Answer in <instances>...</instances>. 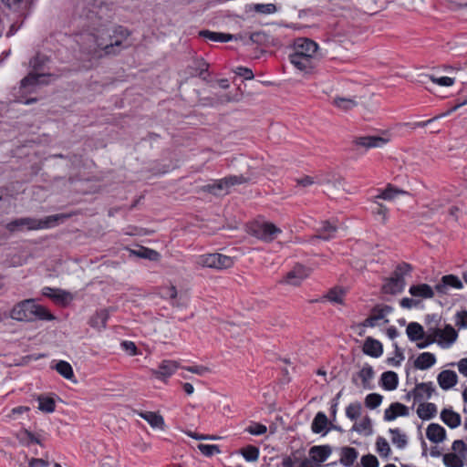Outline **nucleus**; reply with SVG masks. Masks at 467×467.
Listing matches in <instances>:
<instances>
[{
    "label": "nucleus",
    "instance_id": "nucleus-19",
    "mask_svg": "<svg viewBox=\"0 0 467 467\" xmlns=\"http://www.w3.org/2000/svg\"><path fill=\"white\" fill-rule=\"evenodd\" d=\"M321 183L325 185L327 190L332 193L337 190L345 191V180L340 175H327L322 180Z\"/></svg>",
    "mask_w": 467,
    "mask_h": 467
},
{
    "label": "nucleus",
    "instance_id": "nucleus-44",
    "mask_svg": "<svg viewBox=\"0 0 467 467\" xmlns=\"http://www.w3.org/2000/svg\"><path fill=\"white\" fill-rule=\"evenodd\" d=\"M131 253L138 257L149 259L151 261H155L159 257V254L156 251L143 246H140L136 250H132Z\"/></svg>",
    "mask_w": 467,
    "mask_h": 467
},
{
    "label": "nucleus",
    "instance_id": "nucleus-54",
    "mask_svg": "<svg viewBox=\"0 0 467 467\" xmlns=\"http://www.w3.org/2000/svg\"><path fill=\"white\" fill-rule=\"evenodd\" d=\"M376 446H377L378 452L381 456H383V457L389 456V454L390 452V447H389L388 441L384 438L379 437L377 439Z\"/></svg>",
    "mask_w": 467,
    "mask_h": 467
},
{
    "label": "nucleus",
    "instance_id": "nucleus-28",
    "mask_svg": "<svg viewBox=\"0 0 467 467\" xmlns=\"http://www.w3.org/2000/svg\"><path fill=\"white\" fill-rule=\"evenodd\" d=\"M441 420L450 428L454 429L461 425V416L451 409H443L441 412Z\"/></svg>",
    "mask_w": 467,
    "mask_h": 467
},
{
    "label": "nucleus",
    "instance_id": "nucleus-2",
    "mask_svg": "<svg viewBox=\"0 0 467 467\" xmlns=\"http://www.w3.org/2000/svg\"><path fill=\"white\" fill-rule=\"evenodd\" d=\"M180 76L185 79L191 78H200L208 81L210 77L209 64L192 49L187 47L181 54L180 57Z\"/></svg>",
    "mask_w": 467,
    "mask_h": 467
},
{
    "label": "nucleus",
    "instance_id": "nucleus-12",
    "mask_svg": "<svg viewBox=\"0 0 467 467\" xmlns=\"http://www.w3.org/2000/svg\"><path fill=\"white\" fill-rule=\"evenodd\" d=\"M390 141V134L384 130L375 135L357 137L353 140V143L355 146H378V144H387Z\"/></svg>",
    "mask_w": 467,
    "mask_h": 467
},
{
    "label": "nucleus",
    "instance_id": "nucleus-10",
    "mask_svg": "<svg viewBox=\"0 0 467 467\" xmlns=\"http://www.w3.org/2000/svg\"><path fill=\"white\" fill-rule=\"evenodd\" d=\"M199 264L202 266L224 270L231 268L234 264V260L231 256L215 253L202 255L199 259Z\"/></svg>",
    "mask_w": 467,
    "mask_h": 467
},
{
    "label": "nucleus",
    "instance_id": "nucleus-9",
    "mask_svg": "<svg viewBox=\"0 0 467 467\" xmlns=\"http://www.w3.org/2000/svg\"><path fill=\"white\" fill-rule=\"evenodd\" d=\"M246 232L258 240L270 244L282 230L271 222L257 219L247 224Z\"/></svg>",
    "mask_w": 467,
    "mask_h": 467
},
{
    "label": "nucleus",
    "instance_id": "nucleus-26",
    "mask_svg": "<svg viewBox=\"0 0 467 467\" xmlns=\"http://www.w3.org/2000/svg\"><path fill=\"white\" fill-rule=\"evenodd\" d=\"M438 382L441 389H449L457 383V375L452 370H443L438 375Z\"/></svg>",
    "mask_w": 467,
    "mask_h": 467
},
{
    "label": "nucleus",
    "instance_id": "nucleus-22",
    "mask_svg": "<svg viewBox=\"0 0 467 467\" xmlns=\"http://www.w3.org/2000/svg\"><path fill=\"white\" fill-rule=\"evenodd\" d=\"M434 392L431 382L416 384L412 390L415 401H420L423 399H429Z\"/></svg>",
    "mask_w": 467,
    "mask_h": 467
},
{
    "label": "nucleus",
    "instance_id": "nucleus-53",
    "mask_svg": "<svg viewBox=\"0 0 467 467\" xmlns=\"http://www.w3.org/2000/svg\"><path fill=\"white\" fill-rule=\"evenodd\" d=\"M378 199H375L373 201V203L375 204V209L373 210V213L379 215L381 217V223L385 224L388 221V213L389 209L386 205L377 201Z\"/></svg>",
    "mask_w": 467,
    "mask_h": 467
},
{
    "label": "nucleus",
    "instance_id": "nucleus-58",
    "mask_svg": "<svg viewBox=\"0 0 467 467\" xmlns=\"http://www.w3.org/2000/svg\"><path fill=\"white\" fill-rule=\"evenodd\" d=\"M429 78L434 84H437L439 86H443V87H450V86L453 85V83H454V78H450V77H439L438 78V77H435L434 75H430Z\"/></svg>",
    "mask_w": 467,
    "mask_h": 467
},
{
    "label": "nucleus",
    "instance_id": "nucleus-52",
    "mask_svg": "<svg viewBox=\"0 0 467 467\" xmlns=\"http://www.w3.org/2000/svg\"><path fill=\"white\" fill-rule=\"evenodd\" d=\"M361 410H362L361 404L359 402H354V403L349 404L347 407L346 415L351 420H355L360 416Z\"/></svg>",
    "mask_w": 467,
    "mask_h": 467
},
{
    "label": "nucleus",
    "instance_id": "nucleus-60",
    "mask_svg": "<svg viewBox=\"0 0 467 467\" xmlns=\"http://www.w3.org/2000/svg\"><path fill=\"white\" fill-rule=\"evenodd\" d=\"M235 74L243 77L244 79H253L254 78V75L252 71V69L244 67H237L234 70Z\"/></svg>",
    "mask_w": 467,
    "mask_h": 467
},
{
    "label": "nucleus",
    "instance_id": "nucleus-7",
    "mask_svg": "<svg viewBox=\"0 0 467 467\" xmlns=\"http://www.w3.org/2000/svg\"><path fill=\"white\" fill-rule=\"evenodd\" d=\"M47 61L48 58L40 54H37L30 60L32 71L21 80V88L25 92H32L37 87L48 84V76L39 72L44 68Z\"/></svg>",
    "mask_w": 467,
    "mask_h": 467
},
{
    "label": "nucleus",
    "instance_id": "nucleus-56",
    "mask_svg": "<svg viewBox=\"0 0 467 467\" xmlns=\"http://www.w3.org/2000/svg\"><path fill=\"white\" fill-rule=\"evenodd\" d=\"M72 298L73 296L69 292L57 288L53 300H55L57 303L67 304L69 301H71Z\"/></svg>",
    "mask_w": 467,
    "mask_h": 467
},
{
    "label": "nucleus",
    "instance_id": "nucleus-33",
    "mask_svg": "<svg viewBox=\"0 0 467 467\" xmlns=\"http://www.w3.org/2000/svg\"><path fill=\"white\" fill-rule=\"evenodd\" d=\"M381 386L387 390H394L399 384V378L397 373L393 371H386L380 378Z\"/></svg>",
    "mask_w": 467,
    "mask_h": 467
},
{
    "label": "nucleus",
    "instance_id": "nucleus-62",
    "mask_svg": "<svg viewBox=\"0 0 467 467\" xmlns=\"http://www.w3.org/2000/svg\"><path fill=\"white\" fill-rule=\"evenodd\" d=\"M456 326L460 327H467V311H461L457 313Z\"/></svg>",
    "mask_w": 467,
    "mask_h": 467
},
{
    "label": "nucleus",
    "instance_id": "nucleus-34",
    "mask_svg": "<svg viewBox=\"0 0 467 467\" xmlns=\"http://www.w3.org/2000/svg\"><path fill=\"white\" fill-rule=\"evenodd\" d=\"M337 231V225L331 223L328 221H324L321 223V227L318 229L319 234L314 235L313 238L328 240L334 237Z\"/></svg>",
    "mask_w": 467,
    "mask_h": 467
},
{
    "label": "nucleus",
    "instance_id": "nucleus-23",
    "mask_svg": "<svg viewBox=\"0 0 467 467\" xmlns=\"http://www.w3.org/2000/svg\"><path fill=\"white\" fill-rule=\"evenodd\" d=\"M347 291L341 286H334L330 288L322 297V299L327 300L332 303L339 305H345V296Z\"/></svg>",
    "mask_w": 467,
    "mask_h": 467
},
{
    "label": "nucleus",
    "instance_id": "nucleus-31",
    "mask_svg": "<svg viewBox=\"0 0 467 467\" xmlns=\"http://www.w3.org/2000/svg\"><path fill=\"white\" fill-rule=\"evenodd\" d=\"M401 194H409V192L404 190L396 188L392 184H388L384 190H382L377 196H375V199L392 201L397 196Z\"/></svg>",
    "mask_w": 467,
    "mask_h": 467
},
{
    "label": "nucleus",
    "instance_id": "nucleus-32",
    "mask_svg": "<svg viewBox=\"0 0 467 467\" xmlns=\"http://www.w3.org/2000/svg\"><path fill=\"white\" fill-rule=\"evenodd\" d=\"M436 362V358L430 352H424L419 355L414 361V367L419 369H428Z\"/></svg>",
    "mask_w": 467,
    "mask_h": 467
},
{
    "label": "nucleus",
    "instance_id": "nucleus-64",
    "mask_svg": "<svg viewBox=\"0 0 467 467\" xmlns=\"http://www.w3.org/2000/svg\"><path fill=\"white\" fill-rule=\"evenodd\" d=\"M179 383L186 396H191L194 393V387L192 382L179 381Z\"/></svg>",
    "mask_w": 467,
    "mask_h": 467
},
{
    "label": "nucleus",
    "instance_id": "nucleus-29",
    "mask_svg": "<svg viewBox=\"0 0 467 467\" xmlns=\"http://www.w3.org/2000/svg\"><path fill=\"white\" fill-rule=\"evenodd\" d=\"M409 292L412 296L415 297L432 298L434 296V291L432 287L427 284L411 285Z\"/></svg>",
    "mask_w": 467,
    "mask_h": 467
},
{
    "label": "nucleus",
    "instance_id": "nucleus-46",
    "mask_svg": "<svg viewBox=\"0 0 467 467\" xmlns=\"http://www.w3.org/2000/svg\"><path fill=\"white\" fill-rule=\"evenodd\" d=\"M203 189L214 195H218L221 193V192L227 191L229 188L227 185V182L224 178V179H222L213 184H208V185L204 186Z\"/></svg>",
    "mask_w": 467,
    "mask_h": 467
},
{
    "label": "nucleus",
    "instance_id": "nucleus-14",
    "mask_svg": "<svg viewBox=\"0 0 467 467\" xmlns=\"http://www.w3.org/2000/svg\"><path fill=\"white\" fill-rule=\"evenodd\" d=\"M462 282L453 275H448L441 277V282L435 285V290L438 294L447 295L449 288H462Z\"/></svg>",
    "mask_w": 467,
    "mask_h": 467
},
{
    "label": "nucleus",
    "instance_id": "nucleus-3",
    "mask_svg": "<svg viewBox=\"0 0 467 467\" xmlns=\"http://www.w3.org/2000/svg\"><path fill=\"white\" fill-rule=\"evenodd\" d=\"M318 46L312 39L299 37L295 40L294 53L289 56L292 65L303 72H309L313 68V57Z\"/></svg>",
    "mask_w": 467,
    "mask_h": 467
},
{
    "label": "nucleus",
    "instance_id": "nucleus-57",
    "mask_svg": "<svg viewBox=\"0 0 467 467\" xmlns=\"http://www.w3.org/2000/svg\"><path fill=\"white\" fill-rule=\"evenodd\" d=\"M267 428L265 425L257 422H253L250 426H248L245 429V431L252 435H262L265 434Z\"/></svg>",
    "mask_w": 467,
    "mask_h": 467
},
{
    "label": "nucleus",
    "instance_id": "nucleus-43",
    "mask_svg": "<svg viewBox=\"0 0 467 467\" xmlns=\"http://www.w3.org/2000/svg\"><path fill=\"white\" fill-rule=\"evenodd\" d=\"M174 364L171 361H163L154 374L160 379L171 377L173 372Z\"/></svg>",
    "mask_w": 467,
    "mask_h": 467
},
{
    "label": "nucleus",
    "instance_id": "nucleus-18",
    "mask_svg": "<svg viewBox=\"0 0 467 467\" xmlns=\"http://www.w3.org/2000/svg\"><path fill=\"white\" fill-rule=\"evenodd\" d=\"M177 368H179L180 370H181L180 373H179V377H180V380L179 381H183V380H187V379H192L186 372H191L192 374H196V375H199V376H202V375L210 372V368L208 367L202 366V365L179 366L177 364Z\"/></svg>",
    "mask_w": 467,
    "mask_h": 467
},
{
    "label": "nucleus",
    "instance_id": "nucleus-39",
    "mask_svg": "<svg viewBox=\"0 0 467 467\" xmlns=\"http://www.w3.org/2000/svg\"><path fill=\"white\" fill-rule=\"evenodd\" d=\"M56 370L65 379L76 381L74 379V372L71 365L64 360H60L55 366Z\"/></svg>",
    "mask_w": 467,
    "mask_h": 467
},
{
    "label": "nucleus",
    "instance_id": "nucleus-38",
    "mask_svg": "<svg viewBox=\"0 0 467 467\" xmlns=\"http://www.w3.org/2000/svg\"><path fill=\"white\" fill-rule=\"evenodd\" d=\"M332 103L334 106L344 111L351 110L358 105V102L354 99L342 97L334 98Z\"/></svg>",
    "mask_w": 467,
    "mask_h": 467
},
{
    "label": "nucleus",
    "instance_id": "nucleus-27",
    "mask_svg": "<svg viewBox=\"0 0 467 467\" xmlns=\"http://www.w3.org/2000/svg\"><path fill=\"white\" fill-rule=\"evenodd\" d=\"M406 333L410 341H420L427 335V331L425 332L423 327L417 322L410 323L407 326Z\"/></svg>",
    "mask_w": 467,
    "mask_h": 467
},
{
    "label": "nucleus",
    "instance_id": "nucleus-20",
    "mask_svg": "<svg viewBox=\"0 0 467 467\" xmlns=\"http://www.w3.org/2000/svg\"><path fill=\"white\" fill-rule=\"evenodd\" d=\"M409 409L400 402L392 403L384 412V420L390 421L398 416H408Z\"/></svg>",
    "mask_w": 467,
    "mask_h": 467
},
{
    "label": "nucleus",
    "instance_id": "nucleus-11",
    "mask_svg": "<svg viewBox=\"0 0 467 467\" xmlns=\"http://www.w3.org/2000/svg\"><path fill=\"white\" fill-rule=\"evenodd\" d=\"M310 268L306 267L301 264H296L289 272L286 273L280 283L298 287L301 285L302 282L310 275Z\"/></svg>",
    "mask_w": 467,
    "mask_h": 467
},
{
    "label": "nucleus",
    "instance_id": "nucleus-51",
    "mask_svg": "<svg viewBox=\"0 0 467 467\" xmlns=\"http://www.w3.org/2000/svg\"><path fill=\"white\" fill-rule=\"evenodd\" d=\"M383 397L378 393H370L365 398V406L370 410L378 408L382 402Z\"/></svg>",
    "mask_w": 467,
    "mask_h": 467
},
{
    "label": "nucleus",
    "instance_id": "nucleus-30",
    "mask_svg": "<svg viewBox=\"0 0 467 467\" xmlns=\"http://www.w3.org/2000/svg\"><path fill=\"white\" fill-rule=\"evenodd\" d=\"M331 452L332 449L328 445L313 446L309 451L312 460L317 462H325Z\"/></svg>",
    "mask_w": 467,
    "mask_h": 467
},
{
    "label": "nucleus",
    "instance_id": "nucleus-48",
    "mask_svg": "<svg viewBox=\"0 0 467 467\" xmlns=\"http://www.w3.org/2000/svg\"><path fill=\"white\" fill-rule=\"evenodd\" d=\"M389 432L392 434V442L396 444L399 448L402 449L407 445V436L403 433H400V430L390 429Z\"/></svg>",
    "mask_w": 467,
    "mask_h": 467
},
{
    "label": "nucleus",
    "instance_id": "nucleus-45",
    "mask_svg": "<svg viewBox=\"0 0 467 467\" xmlns=\"http://www.w3.org/2000/svg\"><path fill=\"white\" fill-rule=\"evenodd\" d=\"M352 431L357 432L365 431L367 435H370L372 433V422L370 418L368 416H365L358 424L353 425Z\"/></svg>",
    "mask_w": 467,
    "mask_h": 467
},
{
    "label": "nucleus",
    "instance_id": "nucleus-35",
    "mask_svg": "<svg viewBox=\"0 0 467 467\" xmlns=\"http://www.w3.org/2000/svg\"><path fill=\"white\" fill-rule=\"evenodd\" d=\"M140 417L148 421V423L153 428L163 429L164 420L163 418L152 411H140L139 412Z\"/></svg>",
    "mask_w": 467,
    "mask_h": 467
},
{
    "label": "nucleus",
    "instance_id": "nucleus-41",
    "mask_svg": "<svg viewBox=\"0 0 467 467\" xmlns=\"http://www.w3.org/2000/svg\"><path fill=\"white\" fill-rule=\"evenodd\" d=\"M38 409L47 413L53 412L55 410V400L50 397L40 395L37 397Z\"/></svg>",
    "mask_w": 467,
    "mask_h": 467
},
{
    "label": "nucleus",
    "instance_id": "nucleus-24",
    "mask_svg": "<svg viewBox=\"0 0 467 467\" xmlns=\"http://www.w3.org/2000/svg\"><path fill=\"white\" fill-rule=\"evenodd\" d=\"M2 3L14 13L19 14V16H26V13L30 7L28 0H1Z\"/></svg>",
    "mask_w": 467,
    "mask_h": 467
},
{
    "label": "nucleus",
    "instance_id": "nucleus-55",
    "mask_svg": "<svg viewBox=\"0 0 467 467\" xmlns=\"http://www.w3.org/2000/svg\"><path fill=\"white\" fill-rule=\"evenodd\" d=\"M198 449L203 455H205L207 457H211L213 454H217V453L221 452L218 445H208V444L200 443L198 445Z\"/></svg>",
    "mask_w": 467,
    "mask_h": 467
},
{
    "label": "nucleus",
    "instance_id": "nucleus-50",
    "mask_svg": "<svg viewBox=\"0 0 467 467\" xmlns=\"http://www.w3.org/2000/svg\"><path fill=\"white\" fill-rule=\"evenodd\" d=\"M443 462L447 467H463L462 460L455 453L444 454Z\"/></svg>",
    "mask_w": 467,
    "mask_h": 467
},
{
    "label": "nucleus",
    "instance_id": "nucleus-6",
    "mask_svg": "<svg viewBox=\"0 0 467 467\" xmlns=\"http://www.w3.org/2000/svg\"><path fill=\"white\" fill-rule=\"evenodd\" d=\"M457 337L458 333L451 325H445L444 328L437 327L435 325L427 328V335L422 341L417 343V348L423 349L433 343H438L441 348H449Z\"/></svg>",
    "mask_w": 467,
    "mask_h": 467
},
{
    "label": "nucleus",
    "instance_id": "nucleus-47",
    "mask_svg": "<svg viewBox=\"0 0 467 467\" xmlns=\"http://www.w3.org/2000/svg\"><path fill=\"white\" fill-rule=\"evenodd\" d=\"M250 10L259 14L270 15L275 13L277 8L275 4H254Z\"/></svg>",
    "mask_w": 467,
    "mask_h": 467
},
{
    "label": "nucleus",
    "instance_id": "nucleus-17",
    "mask_svg": "<svg viewBox=\"0 0 467 467\" xmlns=\"http://www.w3.org/2000/svg\"><path fill=\"white\" fill-rule=\"evenodd\" d=\"M426 436L431 442L440 443L446 439V431L440 424L431 423L426 430Z\"/></svg>",
    "mask_w": 467,
    "mask_h": 467
},
{
    "label": "nucleus",
    "instance_id": "nucleus-42",
    "mask_svg": "<svg viewBox=\"0 0 467 467\" xmlns=\"http://www.w3.org/2000/svg\"><path fill=\"white\" fill-rule=\"evenodd\" d=\"M327 425V418L326 414L323 412H318L312 422L311 428L315 433H320L322 431L325 430Z\"/></svg>",
    "mask_w": 467,
    "mask_h": 467
},
{
    "label": "nucleus",
    "instance_id": "nucleus-1",
    "mask_svg": "<svg viewBox=\"0 0 467 467\" xmlns=\"http://www.w3.org/2000/svg\"><path fill=\"white\" fill-rule=\"evenodd\" d=\"M84 3L90 31L80 36V51L88 60L119 54L130 32L122 26L109 27L111 0H84Z\"/></svg>",
    "mask_w": 467,
    "mask_h": 467
},
{
    "label": "nucleus",
    "instance_id": "nucleus-36",
    "mask_svg": "<svg viewBox=\"0 0 467 467\" xmlns=\"http://www.w3.org/2000/svg\"><path fill=\"white\" fill-rule=\"evenodd\" d=\"M417 414L422 420H431L437 414V407L434 403H420Z\"/></svg>",
    "mask_w": 467,
    "mask_h": 467
},
{
    "label": "nucleus",
    "instance_id": "nucleus-40",
    "mask_svg": "<svg viewBox=\"0 0 467 467\" xmlns=\"http://www.w3.org/2000/svg\"><path fill=\"white\" fill-rule=\"evenodd\" d=\"M358 457V451L351 447H344L342 449V456L340 462L346 466H350L354 463Z\"/></svg>",
    "mask_w": 467,
    "mask_h": 467
},
{
    "label": "nucleus",
    "instance_id": "nucleus-15",
    "mask_svg": "<svg viewBox=\"0 0 467 467\" xmlns=\"http://www.w3.org/2000/svg\"><path fill=\"white\" fill-rule=\"evenodd\" d=\"M177 308H180L181 320H187L188 318L193 317V312L190 307V300L187 290H182L180 294L177 293Z\"/></svg>",
    "mask_w": 467,
    "mask_h": 467
},
{
    "label": "nucleus",
    "instance_id": "nucleus-49",
    "mask_svg": "<svg viewBox=\"0 0 467 467\" xmlns=\"http://www.w3.org/2000/svg\"><path fill=\"white\" fill-rule=\"evenodd\" d=\"M242 455L246 461L255 462L259 457V449L253 445H248L241 450Z\"/></svg>",
    "mask_w": 467,
    "mask_h": 467
},
{
    "label": "nucleus",
    "instance_id": "nucleus-5",
    "mask_svg": "<svg viewBox=\"0 0 467 467\" xmlns=\"http://www.w3.org/2000/svg\"><path fill=\"white\" fill-rule=\"evenodd\" d=\"M67 214H53L45 217L44 219H35L30 217L19 218L7 223L6 229L10 232H15L23 228L27 230H39L55 227L62 223L65 219L68 218Z\"/></svg>",
    "mask_w": 467,
    "mask_h": 467
},
{
    "label": "nucleus",
    "instance_id": "nucleus-16",
    "mask_svg": "<svg viewBox=\"0 0 467 467\" xmlns=\"http://www.w3.org/2000/svg\"><path fill=\"white\" fill-rule=\"evenodd\" d=\"M199 36L208 39L213 42H221L225 43L232 40H237L238 36H234L228 33L222 32H213L210 30H201L199 31Z\"/></svg>",
    "mask_w": 467,
    "mask_h": 467
},
{
    "label": "nucleus",
    "instance_id": "nucleus-59",
    "mask_svg": "<svg viewBox=\"0 0 467 467\" xmlns=\"http://www.w3.org/2000/svg\"><path fill=\"white\" fill-rule=\"evenodd\" d=\"M361 464L363 467H379V461L376 456L367 454L361 458Z\"/></svg>",
    "mask_w": 467,
    "mask_h": 467
},
{
    "label": "nucleus",
    "instance_id": "nucleus-8",
    "mask_svg": "<svg viewBox=\"0 0 467 467\" xmlns=\"http://www.w3.org/2000/svg\"><path fill=\"white\" fill-rule=\"evenodd\" d=\"M411 271L412 266L408 263L403 262L398 265L391 275L384 279L381 293L390 296L401 293L406 285L405 276L409 275Z\"/></svg>",
    "mask_w": 467,
    "mask_h": 467
},
{
    "label": "nucleus",
    "instance_id": "nucleus-61",
    "mask_svg": "<svg viewBox=\"0 0 467 467\" xmlns=\"http://www.w3.org/2000/svg\"><path fill=\"white\" fill-rule=\"evenodd\" d=\"M225 180L227 182L228 188H230L231 186H234V185L245 183L247 182V179L242 175L229 176V177H226Z\"/></svg>",
    "mask_w": 467,
    "mask_h": 467
},
{
    "label": "nucleus",
    "instance_id": "nucleus-25",
    "mask_svg": "<svg viewBox=\"0 0 467 467\" xmlns=\"http://www.w3.org/2000/svg\"><path fill=\"white\" fill-rule=\"evenodd\" d=\"M382 344L372 337H368L363 345V352L368 356L378 358L382 354Z\"/></svg>",
    "mask_w": 467,
    "mask_h": 467
},
{
    "label": "nucleus",
    "instance_id": "nucleus-21",
    "mask_svg": "<svg viewBox=\"0 0 467 467\" xmlns=\"http://www.w3.org/2000/svg\"><path fill=\"white\" fill-rule=\"evenodd\" d=\"M109 317V309H101L97 311L89 319L88 324L99 331L106 327L107 321Z\"/></svg>",
    "mask_w": 467,
    "mask_h": 467
},
{
    "label": "nucleus",
    "instance_id": "nucleus-4",
    "mask_svg": "<svg viewBox=\"0 0 467 467\" xmlns=\"http://www.w3.org/2000/svg\"><path fill=\"white\" fill-rule=\"evenodd\" d=\"M10 317L15 320L24 322L55 319V317L46 307L36 304L34 299H26L15 305Z\"/></svg>",
    "mask_w": 467,
    "mask_h": 467
},
{
    "label": "nucleus",
    "instance_id": "nucleus-37",
    "mask_svg": "<svg viewBox=\"0 0 467 467\" xmlns=\"http://www.w3.org/2000/svg\"><path fill=\"white\" fill-rule=\"evenodd\" d=\"M357 376L361 379V385L364 389H371L370 380L374 377V370L371 366L365 365Z\"/></svg>",
    "mask_w": 467,
    "mask_h": 467
},
{
    "label": "nucleus",
    "instance_id": "nucleus-63",
    "mask_svg": "<svg viewBox=\"0 0 467 467\" xmlns=\"http://www.w3.org/2000/svg\"><path fill=\"white\" fill-rule=\"evenodd\" d=\"M296 185L297 186H300V187H307V186H310L312 184H314V179L310 176H304L302 178H297L296 179Z\"/></svg>",
    "mask_w": 467,
    "mask_h": 467
},
{
    "label": "nucleus",
    "instance_id": "nucleus-13",
    "mask_svg": "<svg viewBox=\"0 0 467 467\" xmlns=\"http://www.w3.org/2000/svg\"><path fill=\"white\" fill-rule=\"evenodd\" d=\"M393 308L390 306H381L377 305L371 310V315L365 319L363 326L365 327H375L377 322L380 319H384V323H388L389 319H386L385 317L389 314Z\"/></svg>",
    "mask_w": 467,
    "mask_h": 467
}]
</instances>
